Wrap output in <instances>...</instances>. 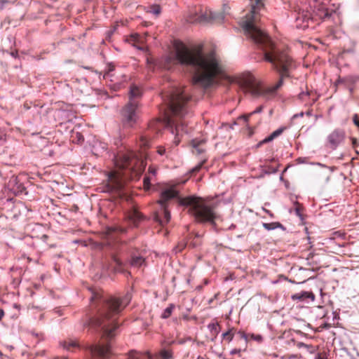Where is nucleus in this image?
<instances>
[{"instance_id":"obj_18","label":"nucleus","mask_w":359,"mask_h":359,"mask_svg":"<svg viewBox=\"0 0 359 359\" xmlns=\"http://www.w3.org/2000/svg\"><path fill=\"white\" fill-rule=\"evenodd\" d=\"M131 267L140 268L145 265V259L142 256L133 255L129 261Z\"/></svg>"},{"instance_id":"obj_22","label":"nucleus","mask_w":359,"mask_h":359,"mask_svg":"<svg viewBox=\"0 0 359 359\" xmlns=\"http://www.w3.org/2000/svg\"><path fill=\"white\" fill-rule=\"evenodd\" d=\"M149 143L150 138L148 137L147 134L140 135L139 140V146L142 150H144L146 148L149 147Z\"/></svg>"},{"instance_id":"obj_26","label":"nucleus","mask_w":359,"mask_h":359,"mask_svg":"<svg viewBox=\"0 0 359 359\" xmlns=\"http://www.w3.org/2000/svg\"><path fill=\"white\" fill-rule=\"evenodd\" d=\"M160 356L162 359H171L172 352L168 349H163L160 351Z\"/></svg>"},{"instance_id":"obj_20","label":"nucleus","mask_w":359,"mask_h":359,"mask_svg":"<svg viewBox=\"0 0 359 359\" xmlns=\"http://www.w3.org/2000/svg\"><path fill=\"white\" fill-rule=\"evenodd\" d=\"M128 217L135 225H137L142 219L143 216L137 209L133 208L129 212Z\"/></svg>"},{"instance_id":"obj_9","label":"nucleus","mask_w":359,"mask_h":359,"mask_svg":"<svg viewBox=\"0 0 359 359\" xmlns=\"http://www.w3.org/2000/svg\"><path fill=\"white\" fill-rule=\"evenodd\" d=\"M229 8L228 6L224 5V11L222 13L208 10L204 13L201 12L198 13V11L195 9L194 11H190V13L187 17V21L190 23L206 22L211 20L222 21L224 20V14Z\"/></svg>"},{"instance_id":"obj_17","label":"nucleus","mask_w":359,"mask_h":359,"mask_svg":"<svg viewBox=\"0 0 359 359\" xmlns=\"http://www.w3.org/2000/svg\"><path fill=\"white\" fill-rule=\"evenodd\" d=\"M262 109H263L262 106H260L250 114H243V115L240 116L239 117H238L237 120L233 123V124L239 125L241 122H243V123L246 124L248 122V120L252 115L261 113L262 111Z\"/></svg>"},{"instance_id":"obj_39","label":"nucleus","mask_w":359,"mask_h":359,"mask_svg":"<svg viewBox=\"0 0 359 359\" xmlns=\"http://www.w3.org/2000/svg\"><path fill=\"white\" fill-rule=\"evenodd\" d=\"M241 351V350L240 348H233L232 349L231 351H230V354L231 355H235V354H238V353H240Z\"/></svg>"},{"instance_id":"obj_6","label":"nucleus","mask_w":359,"mask_h":359,"mask_svg":"<svg viewBox=\"0 0 359 359\" xmlns=\"http://www.w3.org/2000/svg\"><path fill=\"white\" fill-rule=\"evenodd\" d=\"M171 114L176 118H183L187 114V102L190 97L182 88H175L163 96Z\"/></svg>"},{"instance_id":"obj_30","label":"nucleus","mask_w":359,"mask_h":359,"mask_svg":"<svg viewBox=\"0 0 359 359\" xmlns=\"http://www.w3.org/2000/svg\"><path fill=\"white\" fill-rule=\"evenodd\" d=\"M205 160H203V161H202L201 162H200L198 165H196L195 167H194V168L190 170V172H191V173H195V172H198V171L201 169V168H202V166H203V163H205Z\"/></svg>"},{"instance_id":"obj_10","label":"nucleus","mask_w":359,"mask_h":359,"mask_svg":"<svg viewBox=\"0 0 359 359\" xmlns=\"http://www.w3.org/2000/svg\"><path fill=\"white\" fill-rule=\"evenodd\" d=\"M165 126L175 135L174 143L177 145L180 142V136L183 133H187V126L182 121H178L176 119L167 116L165 120Z\"/></svg>"},{"instance_id":"obj_35","label":"nucleus","mask_w":359,"mask_h":359,"mask_svg":"<svg viewBox=\"0 0 359 359\" xmlns=\"http://www.w3.org/2000/svg\"><path fill=\"white\" fill-rule=\"evenodd\" d=\"M310 95L309 92V91H306V92H302L299 94V98L301 100H305V97H307Z\"/></svg>"},{"instance_id":"obj_50","label":"nucleus","mask_w":359,"mask_h":359,"mask_svg":"<svg viewBox=\"0 0 359 359\" xmlns=\"http://www.w3.org/2000/svg\"><path fill=\"white\" fill-rule=\"evenodd\" d=\"M114 144L118 146V142H115Z\"/></svg>"},{"instance_id":"obj_37","label":"nucleus","mask_w":359,"mask_h":359,"mask_svg":"<svg viewBox=\"0 0 359 359\" xmlns=\"http://www.w3.org/2000/svg\"><path fill=\"white\" fill-rule=\"evenodd\" d=\"M157 152L159 155L163 156L165 153V149L162 147H159L158 148Z\"/></svg>"},{"instance_id":"obj_41","label":"nucleus","mask_w":359,"mask_h":359,"mask_svg":"<svg viewBox=\"0 0 359 359\" xmlns=\"http://www.w3.org/2000/svg\"><path fill=\"white\" fill-rule=\"evenodd\" d=\"M252 337L254 338V339H255L256 341H261L262 339V336H260V335H256V336L253 335Z\"/></svg>"},{"instance_id":"obj_25","label":"nucleus","mask_w":359,"mask_h":359,"mask_svg":"<svg viewBox=\"0 0 359 359\" xmlns=\"http://www.w3.org/2000/svg\"><path fill=\"white\" fill-rule=\"evenodd\" d=\"M61 345L65 349L71 351L72 348L77 347L78 344L75 341L70 340L69 341H63Z\"/></svg>"},{"instance_id":"obj_19","label":"nucleus","mask_w":359,"mask_h":359,"mask_svg":"<svg viewBox=\"0 0 359 359\" xmlns=\"http://www.w3.org/2000/svg\"><path fill=\"white\" fill-rule=\"evenodd\" d=\"M293 300H304L306 299H311V301L315 299V295L312 292L302 291L299 293H296L292 295Z\"/></svg>"},{"instance_id":"obj_7","label":"nucleus","mask_w":359,"mask_h":359,"mask_svg":"<svg viewBox=\"0 0 359 359\" xmlns=\"http://www.w3.org/2000/svg\"><path fill=\"white\" fill-rule=\"evenodd\" d=\"M142 90L136 85L130 87L129 101L121 111L123 124L126 127H132L137 120L138 102L137 99L141 97Z\"/></svg>"},{"instance_id":"obj_32","label":"nucleus","mask_w":359,"mask_h":359,"mask_svg":"<svg viewBox=\"0 0 359 359\" xmlns=\"http://www.w3.org/2000/svg\"><path fill=\"white\" fill-rule=\"evenodd\" d=\"M294 204L296 205L295 208H294V211H295V213L296 215L299 217H302V214H301V210H300V207H299V204L297 201H294Z\"/></svg>"},{"instance_id":"obj_45","label":"nucleus","mask_w":359,"mask_h":359,"mask_svg":"<svg viewBox=\"0 0 359 359\" xmlns=\"http://www.w3.org/2000/svg\"><path fill=\"white\" fill-rule=\"evenodd\" d=\"M297 161H298L299 163H304V160H303V158H299L297 159Z\"/></svg>"},{"instance_id":"obj_34","label":"nucleus","mask_w":359,"mask_h":359,"mask_svg":"<svg viewBox=\"0 0 359 359\" xmlns=\"http://www.w3.org/2000/svg\"><path fill=\"white\" fill-rule=\"evenodd\" d=\"M113 70H114V67L109 66L108 71L107 72H105L104 74L103 75V78L107 79V78L111 77L110 72H112Z\"/></svg>"},{"instance_id":"obj_38","label":"nucleus","mask_w":359,"mask_h":359,"mask_svg":"<svg viewBox=\"0 0 359 359\" xmlns=\"http://www.w3.org/2000/svg\"><path fill=\"white\" fill-rule=\"evenodd\" d=\"M304 115V112H300V113H298V114H294L292 118V121H294L295 118H299V117H303Z\"/></svg>"},{"instance_id":"obj_23","label":"nucleus","mask_w":359,"mask_h":359,"mask_svg":"<svg viewBox=\"0 0 359 359\" xmlns=\"http://www.w3.org/2000/svg\"><path fill=\"white\" fill-rule=\"evenodd\" d=\"M263 226L268 231L274 230L278 228H280L283 230L285 229V227L283 226V224L279 222L263 223Z\"/></svg>"},{"instance_id":"obj_49","label":"nucleus","mask_w":359,"mask_h":359,"mask_svg":"<svg viewBox=\"0 0 359 359\" xmlns=\"http://www.w3.org/2000/svg\"><path fill=\"white\" fill-rule=\"evenodd\" d=\"M303 346H305V344L304 343H300L299 345V347Z\"/></svg>"},{"instance_id":"obj_14","label":"nucleus","mask_w":359,"mask_h":359,"mask_svg":"<svg viewBox=\"0 0 359 359\" xmlns=\"http://www.w3.org/2000/svg\"><path fill=\"white\" fill-rule=\"evenodd\" d=\"M192 153L200 155L205 151V139H194L191 140Z\"/></svg>"},{"instance_id":"obj_3","label":"nucleus","mask_w":359,"mask_h":359,"mask_svg":"<svg viewBox=\"0 0 359 359\" xmlns=\"http://www.w3.org/2000/svg\"><path fill=\"white\" fill-rule=\"evenodd\" d=\"M131 298L130 292H127L120 299L104 298L100 294L92 292L91 307L96 310V315L90 320V326L98 328L106 338H112L118 327L117 316L129 304Z\"/></svg>"},{"instance_id":"obj_21","label":"nucleus","mask_w":359,"mask_h":359,"mask_svg":"<svg viewBox=\"0 0 359 359\" xmlns=\"http://www.w3.org/2000/svg\"><path fill=\"white\" fill-rule=\"evenodd\" d=\"M151 355L149 353H140L135 351H131L129 353L128 359H150Z\"/></svg>"},{"instance_id":"obj_27","label":"nucleus","mask_w":359,"mask_h":359,"mask_svg":"<svg viewBox=\"0 0 359 359\" xmlns=\"http://www.w3.org/2000/svg\"><path fill=\"white\" fill-rule=\"evenodd\" d=\"M174 309V306L170 304L168 307H167L163 312L161 317L163 318H168L171 315L172 311Z\"/></svg>"},{"instance_id":"obj_8","label":"nucleus","mask_w":359,"mask_h":359,"mask_svg":"<svg viewBox=\"0 0 359 359\" xmlns=\"http://www.w3.org/2000/svg\"><path fill=\"white\" fill-rule=\"evenodd\" d=\"M177 196L178 191L174 187L165 189L161 192V198L158 201L161 210L157 212L154 216V219L161 225L163 226L168 224L170 219V213L166 209V202Z\"/></svg>"},{"instance_id":"obj_51","label":"nucleus","mask_w":359,"mask_h":359,"mask_svg":"<svg viewBox=\"0 0 359 359\" xmlns=\"http://www.w3.org/2000/svg\"><path fill=\"white\" fill-rule=\"evenodd\" d=\"M196 237H199L200 236H199V234H198V233H197V234L196 235Z\"/></svg>"},{"instance_id":"obj_15","label":"nucleus","mask_w":359,"mask_h":359,"mask_svg":"<svg viewBox=\"0 0 359 359\" xmlns=\"http://www.w3.org/2000/svg\"><path fill=\"white\" fill-rule=\"evenodd\" d=\"M146 40V34L144 36H141L138 34H133L130 35V39H128L129 42L133 43V46L136 47L137 49L141 50H146V48L137 46L135 43L142 44L144 43Z\"/></svg>"},{"instance_id":"obj_46","label":"nucleus","mask_w":359,"mask_h":359,"mask_svg":"<svg viewBox=\"0 0 359 359\" xmlns=\"http://www.w3.org/2000/svg\"><path fill=\"white\" fill-rule=\"evenodd\" d=\"M263 210H264L266 212H267L270 216H272V214L270 212V211H269V210H266V209H264V208H263Z\"/></svg>"},{"instance_id":"obj_5","label":"nucleus","mask_w":359,"mask_h":359,"mask_svg":"<svg viewBox=\"0 0 359 359\" xmlns=\"http://www.w3.org/2000/svg\"><path fill=\"white\" fill-rule=\"evenodd\" d=\"M180 205L188 208V212L198 222L214 224L217 216L213 208L202 198L190 196L179 198Z\"/></svg>"},{"instance_id":"obj_36","label":"nucleus","mask_w":359,"mask_h":359,"mask_svg":"<svg viewBox=\"0 0 359 359\" xmlns=\"http://www.w3.org/2000/svg\"><path fill=\"white\" fill-rule=\"evenodd\" d=\"M75 135H76V137L77 138V140H76L77 143H81V142H83L84 138H83V136L81 133H76Z\"/></svg>"},{"instance_id":"obj_2","label":"nucleus","mask_w":359,"mask_h":359,"mask_svg":"<svg viewBox=\"0 0 359 359\" xmlns=\"http://www.w3.org/2000/svg\"><path fill=\"white\" fill-rule=\"evenodd\" d=\"M175 57L183 65L194 72L193 83L203 88H208L217 84L224 76L222 65L213 52L205 53L203 46L198 45L188 48L181 43L175 48Z\"/></svg>"},{"instance_id":"obj_47","label":"nucleus","mask_w":359,"mask_h":359,"mask_svg":"<svg viewBox=\"0 0 359 359\" xmlns=\"http://www.w3.org/2000/svg\"><path fill=\"white\" fill-rule=\"evenodd\" d=\"M342 83V79H339L337 81V83Z\"/></svg>"},{"instance_id":"obj_16","label":"nucleus","mask_w":359,"mask_h":359,"mask_svg":"<svg viewBox=\"0 0 359 359\" xmlns=\"http://www.w3.org/2000/svg\"><path fill=\"white\" fill-rule=\"evenodd\" d=\"M110 266L116 272H123L125 264L115 255L111 257Z\"/></svg>"},{"instance_id":"obj_28","label":"nucleus","mask_w":359,"mask_h":359,"mask_svg":"<svg viewBox=\"0 0 359 359\" xmlns=\"http://www.w3.org/2000/svg\"><path fill=\"white\" fill-rule=\"evenodd\" d=\"M208 327L213 334L217 335L219 333V326L218 323H211Z\"/></svg>"},{"instance_id":"obj_40","label":"nucleus","mask_w":359,"mask_h":359,"mask_svg":"<svg viewBox=\"0 0 359 359\" xmlns=\"http://www.w3.org/2000/svg\"><path fill=\"white\" fill-rule=\"evenodd\" d=\"M149 174L154 176L156 173V170L153 168H149Z\"/></svg>"},{"instance_id":"obj_43","label":"nucleus","mask_w":359,"mask_h":359,"mask_svg":"<svg viewBox=\"0 0 359 359\" xmlns=\"http://www.w3.org/2000/svg\"><path fill=\"white\" fill-rule=\"evenodd\" d=\"M329 16H330V14L328 13V12L325 11L324 13L323 18H328Z\"/></svg>"},{"instance_id":"obj_29","label":"nucleus","mask_w":359,"mask_h":359,"mask_svg":"<svg viewBox=\"0 0 359 359\" xmlns=\"http://www.w3.org/2000/svg\"><path fill=\"white\" fill-rule=\"evenodd\" d=\"M149 12L155 15H158L161 12V8L159 5L154 4L150 7Z\"/></svg>"},{"instance_id":"obj_33","label":"nucleus","mask_w":359,"mask_h":359,"mask_svg":"<svg viewBox=\"0 0 359 359\" xmlns=\"http://www.w3.org/2000/svg\"><path fill=\"white\" fill-rule=\"evenodd\" d=\"M144 188L148 189H149V187H150V178L149 177H144Z\"/></svg>"},{"instance_id":"obj_24","label":"nucleus","mask_w":359,"mask_h":359,"mask_svg":"<svg viewBox=\"0 0 359 359\" xmlns=\"http://www.w3.org/2000/svg\"><path fill=\"white\" fill-rule=\"evenodd\" d=\"M283 128H282L277 129L276 130L273 131L269 136L266 137L263 140V142H269L272 141L274 138L279 136L283 133Z\"/></svg>"},{"instance_id":"obj_4","label":"nucleus","mask_w":359,"mask_h":359,"mask_svg":"<svg viewBox=\"0 0 359 359\" xmlns=\"http://www.w3.org/2000/svg\"><path fill=\"white\" fill-rule=\"evenodd\" d=\"M146 158L144 151H127L115 156V165L119 170L109 174L107 191L121 193L126 180L132 178L133 173L136 176L144 170Z\"/></svg>"},{"instance_id":"obj_12","label":"nucleus","mask_w":359,"mask_h":359,"mask_svg":"<svg viewBox=\"0 0 359 359\" xmlns=\"http://www.w3.org/2000/svg\"><path fill=\"white\" fill-rule=\"evenodd\" d=\"M344 133L341 130H335L327 137L328 142L332 149H335L343 141Z\"/></svg>"},{"instance_id":"obj_44","label":"nucleus","mask_w":359,"mask_h":359,"mask_svg":"<svg viewBox=\"0 0 359 359\" xmlns=\"http://www.w3.org/2000/svg\"><path fill=\"white\" fill-rule=\"evenodd\" d=\"M4 311L2 309H0V320L4 316Z\"/></svg>"},{"instance_id":"obj_42","label":"nucleus","mask_w":359,"mask_h":359,"mask_svg":"<svg viewBox=\"0 0 359 359\" xmlns=\"http://www.w3.org/2000/svg\"><path fill=\"white\" fill-rule=\"evenodd\" d=\"M353 121L356 126H359V121L358 120L357 115H355Z\"/></svg>"},{"instance_id":"obj_1","label":"nucleus","mask_w":359,"mask_h":359,"mask_svg":"<svg viewBox=\"0 0 359 359\" xmlns=\"http://www.w3.org/2000/svg\"><path fill=\"white\" fill-rule=\"evenodd\" d=\"M264 9L263 0H255V4L252 5L250 13L245 15L241 25L245 34L263 50L264 60L273 65L280 74V79L275 85L265 90L250 72H243L237 75L234 78V82L245 93H248L253 97L275 93L283 85V78L290 76V72L295 68V63L287 53L279 48L269 35L257 26L258 18L262 15Z\"/></svg>"},{"instance_id":"obj_31","label":"nucleus","mask_w":359,"mask_h":359,"mask_svg":"<svg viewBox=\"0 0 359 359\" xmlns=\"http://www.w3.org/2000/svg\"><path fill=\"white\" fill-rule=\"evenodd\" d=\"M233 334L230 331L226 332L222 334V338L226 339L228 341H231L233 339Z\"/></svg>"},{"instance_id":"obj_48","label":"nucleus","mask_w":359,"mask_h":359,"mask_svg":"<svg viewBox=\"0 0 359 359\" xmlns=\"http://www.w3.org/2000/svg\"><path fill=\"white\" fill-rule=\"evenodd\" d=\"M306 114L307 116H311V111H307V112L306 113Z\"/></svg>"},{"instance_id":"obj_11","label":"nucleus","mask_w":359,"mask_h":359,"mask_svg":"<svg viewBox=\"0 0 359 359\" xmlns=\"http://www.w3.org/2000/svg\"><path fill=\"white\" fill-rule=\"evenodd\" d=\"M93 359H109L112 354L108 344H93L88 347Z\"/></svg>"},{"instance_id":"obj_13","label":"nucleus","mask_w":359,"mask_h":359,"mask_svg":"<svg viewBox=\"0 0 359 359\" xmlns=\"http://www.w3.org/2000/svg\"><path fill=\"white\" fill-rule=\"evenodd\" d=\"M310 20H311V18L308 12L298 13L296 17L297 27L303 29L309 27Z\"/></svg>"}]
</instances>
